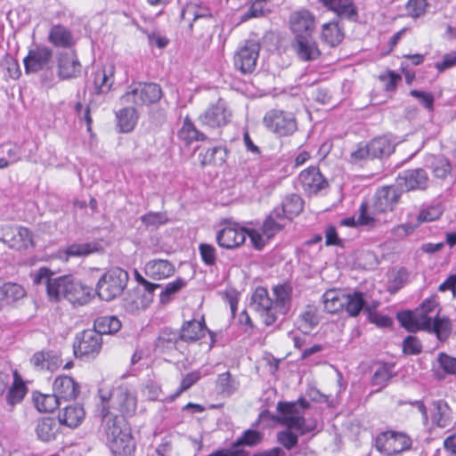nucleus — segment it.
I'll use <instances>...</instances> for the list:
<instances>
[{"label":"nucleus","instance_id":"obj_9","mask_svg":"<svg viewBox=\"0 0 456 456\" xmlns=\"http://www.w3.org/2000/svg\"><path fill=\"white\" fill-rule=\"evenodd\" d=\"M76 340L73 350L77 358L94 359L102 349V338L94 329L84 330L76 337Z\"/></svg>","mask_w":456,"mask_h":456},{"label":"nucleus","instance_id":"obj_38","mask_svg":"<svg viewBox=\"0 0 456 456\" xmlns=\"http://www.w3.org/2000/svg\"><path fill=\"white\" fill-rule=\"evenodd\" d=\"M33 401L37 409L44 412H53L63 403L54 393L42 394L35 392L33 394Z\"/></svg>","mask_w":456,"mask_h":456},{"label":"nucleus","instance_id":"obj_37","mask_svg":"<svg viewBox=\"0 0 456 456\" xmlns=\"http://www.w3.org/2000/svg\"><path fill=\"white\" fill-rule=\"evenodd\" d=\"M370 158L382 159L389 156L395 151V146L390 140L385 136L374 138L368 143Z\"/></svg>","mask_w":456,"mask_h":456},{"label":"nucleus","instance_id":"obj_42","mask_svg":"<svg viewBox=\"0 0 456 456\" xmlns=\"http://www.w3.org/2000/svg\"><path fill=\"white\" fill-rule=\"evenodd\" d=\"M227 157V150L224 146H216L208 149L205 153L199 155L201 166L208 165L221 166L223 165Z\"/></svg>","mask_w":456,"mask_h":456},{"label":"nucleus","instance_id":"obj_35","mask_svg":"<svg viewBox=\"0 0 456 456\" xmlns=\"http://www.w3.org/2000/svg\"><path fill=\"white\" fill-rule=\"evenodd\" d=\"M275 208L277 210H283V216L288 220H291L303 211L304 201L299 195L292 193L284 198L281 207Z\"/></svg>","mask_w":456,"mask_h":456},{"label":"nucleus","instance_id":"obj_14","mask_svg":"<svg viewBox=\"0 0 456 456\" xmlns=\"http://www.w3.org/2000/svg\"><path fill=\"white\" fill-rule=\"evenodd\" d=\"M298 182L308 194H316L328 187V181L316 167H309L303 170L299 174Z\"/></svg>","mask_w":456,"mask_h":456},{"label":"nucleus","instance_id":"obj_36","mask_svg":"<svg viewBox=\"0 0 456 456\" xmlns=\"http://www.w3.org/2000/svg\"><path fill=\"white\" fill-rule=\"evenodd\" d=\"M346 294V293L341 290H327L322 295V302L325 311L330 314H336L341 310H344Z\"/></svg>","mask_w":456,"mask_h":456},{"label":"nucleus","instance_id":"obj_27","mask_svg":"<svg viewBox=\"0 0 456 456\" xmlns=\"http://www.w3.org/2000/svg\"><path fill=\"white\" fill-rule=\"evenodd\" d=\"M144 271L151 279L162 280L174 274L175 266L168 260L153 259L145 265Z\"/></svg>","mask_w":456,"mask_h":456},{"label":"nucleus","instance_id":"obj_52","mask_svg":"<svg viewBox=\"0 0 456 456\" xmlns=\"http://www.w3.org/2000/svg\"><path fill=\"white\" fill-rule=\"evenodd\" d=\"M99 250L97 243H74L66 248L67 256L82 257Z\"/></svg>","mask_w":456,"mask_h":456},{"label":"nucleus","instance_id":"obj_28","mask_svg":"<svg viewBox=\"0 0 456 456\" xmlns=\"http://www.w3.org/2000/svg\"><path fill=\"white\" fill-rule=\"evenodd\" d=\"M180 337L177 330L166 328L159 332L155 346L161 353L179 350L183 342Z\"/></svg>","mask_w":456,"mask_h":456},{"label":"nucleus","instance_id":"obj_21","mask_svg":"<svg viewBox=\"0 0 456 456\" xmlns=\"http://www.w3.org/2000/svg\"><path fill=\"white\" fill-rule=\"evenodd\" d=\"M30 362L37 370L53 371L61 366L62 360L57 352L43 350L35 353L30 359Z\"/></svg>","mask_w":456,"mask_h":456},{"label":"nucleus","instance_id":"obj_62","mask_svg":"<svg viewBox=\"0 0 456 456\" xmlns=\"http://www.w3.org/2000/svg\"><path fill=\"white\" fill-rule=\"evenodd\" d=\"M403 351L405 354H419L422 352V344L417 337L409 335L403 341Z\"/></svg>","mask_w":456,"mask_h":456},{"label":"nucleus","instance_id":"obj_29","mask_svg":"<svg viewBox=\"0 0 456 456\" xmlns=\"http://www.w3.org/2000/svg\"><path fill=\"white\" fill-rule=\"evenodd\" d=\"M115 402L124 416H131L136 411V396L127 387H120L118 388L115 394Z\"/></svg>","mask_w":456,"mask_h":456},{"label":"nucleus","instance_id":"obj_56","mask_svg":"<svg viewBox=\"0 0 456 456\" xmlns=\"http://www.w3.org/2000/svg\"><path fill=\"white\" fill-rule=\"evenodd\" d=\"M217 386L223 395H231L238 390L239 382L232 379L229 371H226L218 376Z\"/></svg>","mask_w":456,"mask_h":456},{"label":"nucleus","instance_id":"obj_11","mask_svg":"<svg viewBox=\"0 0 456 456\" xmlns=\"http://www.w3.org/2000/svg\"><path fill=\"white\" fill-rule=\"evenodd\" d=\"M251 306L256 311L266 326L273 325L278 320L273 299L264 287H258L251 297Z\"/></svg>","mask_w":456,"mask_h":456},{"label":"nucleus","instance_id":"obj_8","mask_svg":"<svg viewBox=\"0 0 456 456\" xmlns=\"http://www.w3.org/2000/svg\"><path fill=\"white\" fill-rule=\"evenodd\" d=\"M0 241L18 251L26 250L28 247L35 246L31 231L22 226L2 225L0 227Z\"/></svg>","mask_w":456,"mask_h":456},{"label":"nucleus","instance_id":"obj_1","mask_svg":"<svg viewBox=\"0 0 456 456\" xmlns=\"http://www.w3.org/2000/svg\"><path fill=\"white\" fill-rule=\"evenodd\" d=\"M310 403L305 398L294 402H279L277 411L280 416L277 421L286 428H295L300 435L305 436L317 428V421L314 418H305V411Z\"/></svg>","mask_w":456,"mask_h":456},{"label":"nucleus","instance_id":"obj_34","mask_svg":"<svg viewBox=\"0 0 456 456\" xmlns=\"http://www.w3.org/2000/svg\"><path fill=\"white\" fill-rule=\"evenodd\" d=\"M412 440L404 432L389 430L388 455H394L411 448Z\"/></svg>","mask_w":456,"mask_h":456},{"label":"nucleus","instance_id":"obj_4","mask_svg":"<svg viewBox=\"0 0 456 456\" xmlns=\"http://www.w3.org/2000/svg\"><path fill=\"white\" fill-rule=\"evenodd\" d=\"M128 273L121 268H112L98 281L95 291L102 300L110 301L124 291L127 285Z\"/></svg>","mask_w":456,"mask_h":456},{"label":"nucleus","instance_id":"obj_57","mask_svg":"<svg viewBox=\"0 0 456 456\" xmlns=\"http://www.w3.org/2000/svg\"><path fill=\"white\" fill-rule=\"evenodd\" d=\"M295 428H286V429L277 433V442L286 450H291L298 444V433H294Z\"/></svg>","mask_w":456,"mask_h":456},{"label":"nucleus","instance_id":"obj_6","mask_svg":"<svg viewBox=\"0 0 456 456\" xmlns=\"http://www.w3.org/2000/svg\"><path fill=\"white\" fill-rule=\"evenodd\" d=\"M267 129L278 136H289L297 129V123L294 115L280 110H271L263 120Z\"/></svg>","mask_w":456,"mask_h":456},{"label":"nucleus","instance_id":"obj_24","mask_svg":"<svg viewBox=\"0 0 456 456\" xmlns=\"http://www.w3.org/2000/svg\"><path fill=\"white\" fill-rule=\"evenodd\" d=\"M182 18L191 20L189 25L191 29H193V26H198L201 21L208 27H212L213 25L212 14L207 7L194 4L187 5L182 12Z\"/></svg>","mask_w":456,"mask_h":456},{"label":"nucleus","instance_id":"obj_5","mask_svg":"<svg viewBox=\"0 0 456 456\" xmlns=\"http://www.w3.org/2000/svg\"><path fill=\"white\" fill-rule=\"evenodd\" d=\"M162 90L156 83H134L126 93L122 95L123 103H134L137 106L152 104L160 100Z\"/></svg>","mask_w":456,"mask_h":456},{"label":"nucleus","instance_id":"obj_10","mask_svg":"<svg viewBox=\"0 0 456 456\" xmlns=\"http://www.w3.org/2000/svg\"><path fill=\"white\" fill-rule=\"evenodd\" d=\"M260 44L254 40H248L234 53V67L241 74H250L256 67L260 52Z\"/></svg>","mask_w":456,"mask_h":456},{"label":"nucleus","instance_id":"obj_22","mask_svg":"<svg viewBox=\"0 0 456 456\" xmlns=\"http://www.w3.org/2000/svg\"><path fill=\"white\" fill-rule=\"evenodd\" d=\"M298 58L303 61H314L321 56V50L311 37H300L293 45Z\"/></svg>","mask_w":456,"mask_h":456},{"label":"nucleus","instance_id":"obj_13","mask_svg":"<svg viewBox=\"0 0 456 456\" xmlns=\"http://www.w3.org/2000/svg\"><path fill=\"white\" fill-rule=\"evenodd\" d=\"M402 193L403 191L397 187L396 183L393 185L382 187L375 194V209L379 212L393 210L398 203Z\"/></svg>","mask_w":456,"mask_h":456},{"label":"nucleus","instance_id":"obj_43","mask_svg":"<svg viewBox=\"0 0 456 456\" xmlns=\"http://www.w3.org/2000/svg\"><path fill=\"white\" fill-rule=\"evenodd\" d=\"M13 378V384L9 388L6 395V401L12 406L20 403L28 391L23 380L21 379L17 370L14 371Z\"/></svg>","mask_w":456,"mask_h":456},{"label":"nucleus","instance_id":"obj_18","mask_svg":"<svg viewBox=\"0 0 456 456\" xmlns=\"http://www.w3.org/2000/svg\"><path fill=\"white\" fill-rule=\"evenodd\" d=\"M53 390L62 403H66L77 398L79 394V386L72 378L60 376L55 379Z\"/></svg>","mask_w":456,"mask_h":456},{"label":"nucleus","instance_id":"obj_49","mask_svg":"<svg viewBox=\"0 0 456 456\" xmlns=\"http://www.w3.org/2000/svg\"><path fill=\"white\" fill-rule=\"evenodd\" d=\"M57 425L53 419L44 418L40 419L36 427V432L39 439L49 442L55 438Z\"/></svg>","mask_w":456,"mask_h":456},{"label":"nucleus","instance_id":"obj_48","mask_svg":"<svg viewBox=\"0 0 456 456\" xmlns=\"http://www.w3.org/2000/svg\"><path fill=\"white\" fill-rule=\"evenodd\" d=\"M330 10L333 11L339 18H346L350 20H356L358 13L352 0H334V4Z\"/></svg>","mask_w":456,"mask_h":456},{"label":"nucleus","instance_id":"obj_19","mask_svg":"<svg viewBox=\"0 0 456 456\" xmlns=\"http://www.w3.org/2000/svg\"><path fill=\"white\" fill-rule=\"evenodd\" d=\"M65 297L72 304L85 305L91 299L92 289L83 285L72 276L68 277Z\"/></svg>","mask_w":456,"mask_h":456},{"label":"nucleus","instance_id":"obj_41","mask_svg":"<svg viewBox=\"0 0 456 456\" xmlns=\"http://www.w3.org/2000/svg\"><path fill=\"white\" fill-rule=\"evenodd\" d=\"M438 311L435 315L432 324L429 328L428 333H435L437 339L440 341L446 340L452 332V324L451 320L446 317H441Z\"/></svg>","mask_w":456,"mask_h":456},{"label":"nucleus","instance_id":"obj_25","mask_svg":"<svg viewBox=\"0 0 456 456\" xmlns=\"http://www.w3.org/2000/svg\"><path fill=\"white\" fill-rule=\"evenodd\" d=\"M282 213L283 210L273 208L265 219L261 230L268 240L280 232L289 221Z\"/></svg>","mask_w":456,"mask_h":456},{"label":"nucleus","instance_id":"obj_45","mask_svg":"<svg viewBox=\"0 0 456 456\" xmlns=\"http://www.w3.org/2000/svg\"><path fill=\"white\" fill-rule=\"evenodd\" d=\"M365 304L366 302L362 292L354 291L353 293H346L344 310H346L350 316L355 317L364 309Z\"/></svg>","mask_w":456,"mask_h":456},{"label":"nucleus","instance_id":"obj_2","mask_svg":"<svg viewBox=\"0 0 456 456\" xmlns=\"http://www.w3.org/2000/svg\"><path fill=\"white\" fill-rule=\"evenodd\" d=\"M106 444L114 456H133L135 450V442L132 436L131 428L126 420L122 424L112 428L107 426V430L102 432Z\"/></svg>","mask_w":456,"mask_h":456},{"label":"nucleus","instance_id":"obj_31","mask_svg":"<svg viewBox=\"0 0 456 456\" xmlns=\"http://www.w3.org/2000/svg\"><path fill=\"white\" fill-rule=\"evenodd\" d=\"M206 329L204 321L191 320L185 322L178 332L183 342L193 343L204 336Z\"/></svg>","mask_w":456,"mask_h":456},{"label":"nucleus","instance_id":"obj_32","mask_svg":"<svg viewBox=\"0 0 456 456\" xmlns=\"http://www.w3.org/2000/svg\"><path fill=\"white\" fill-rule=\"evenodd\" d=\"M177 135L179 139L187 145L191 144L192 142L207 140V135L196 127L189 117L183 119V126L178 130Z\"/></svg>","mask_w":456,"mask_h":456},{"label":"nucleus","instance_id":"obj_55","mask_svg":"<svg viewBox=\"0 0 456 456\" xmlns=\"http://www.w3.org/2000/svg\"><path fill=\"white\" fill-rule=\"evenodd\" d=\"M3 294V299L7 302H14L22 298L26 295V291L22 286L17 283H5L0 286Z\"/></svg>","mask_w":456,"mask_h":456},{"label":"nucleus","instance_id":"obj_47","mask_svg":"<svg viewBox=\"0 0 456 456\" xmlns=\"http://www.w3.org/2000/svg\"><path fill=\"white\" fill-rule=\"evenodd\" d=\"M69 275L53 277L46 288L47 295L51 300L58 301L65 297Z\"/></svg>","mask_w":456,"mask_h":456},{"label":"nucleus","instance_id":"obj_51","mask_svg":"<svg viewBox=\"0 0 456 456\" xmlns=\"http://www.w3.org/2000/svg\"><path fill=\"white\" fill-rule=\"evenodd\" d=\"M435 411L433 420L440 428H445L448 425L451 410L448 403L444 400H437L433 403Z\"/></svg>","mask_w":456,"mask_h":456},{"label":"nucleus","instance_id":"obj_53","mask_svg":"<svg viewBox=\"0 0 456 456\" xmlns=\"http://www.w3.org/2000/svg\"><path fill=\"white\" fill-rule=\"evenodd\" d=\"M185 285L186 281L183 278H177L175 281L168 282L159 294L160 303L163 305L169 303Z\"/></svg>","mask_w":456,"mask_h":456},{"label":"nucleus","instance_id":"obj_30","mask_svg":"<svg viewBox=\"0 0 456 456\" xmlns=\"http://www.w3.org/2000/svg\"><path fill=\"white\" fill-rule=\"evenodd\" d=\"M86 412L79 404L65 405L59 412L58 419L61 425L77 428L84 419Z\"/></svg>","mask_w":456,"mask_h":456},{"label":"nucleus","instance_id":"obj_20","mask_svg":"<svg viewBox=\"0 0 456 456\" xmlns=\"http://www.w3.org/2000/svg\"><path fill=\"white\" fill-rule=\"evenodd\" d=\"M293 288L289 282L278 284L273 288V307L276 312L277 317L279 315L284 316L288 314L290 308L291 295Z\"/></svg>","mask_w":456,"mask_h":456},{"label":"nucleus","instance_id":"obj_64","mask_svg":"<svg viewBox=\"0 0 456 456\" xmlns=\"http://www.w3.org/2000/svg\"><path fill=\"white\" fill-rule=\"evenodd\" d=\"M2 65L7 69L9 77L12 79H18L21 75L20 65L16 59L6 54L2 61Z\"/></svg>","mask_w":456,"mask_h":456},{"label":"nucleus","instance_id":"obj_60","mask_svg":"<svg viewBox=\"0 0 456 456\" xmlns=\"http://www.w3.org/2000/svg\"><path fill=\"white\" fill-rule=\"evenodd\" d=\"M450 161L444 158L438 157L432 163V171L436 177L440 179H445L451 172Z\"/></svg>","mask_w":456,"mask_h":456},{"label":"nucleus","instance_id":"obj_17","mask_svg":"<svg viewBox=\"0 0 456 456\" xmlns=\"http://www.w3.org/2000/svg\"><path fill=\"white\" fill-rule=\"evenodd\" d=\"M246 230L236 226H226L216 234L217 244L224 248H235L244 243Z\"/></svg>","mask_w":456,"mask_h":456},{"label":"nucleus","instance_id":"obj_54","mask_svg":"<svg viewBox=\"0 0 456 456\" xmlns=\"http://www.w3.org/2000/svg\"><path fill=\"white\" fill-rule=\"evenodd\" d=\"M392 377V368L387 364H383L373 373L371 385L373 387H378L377 390H380L387 385Z\"/></svg>","mask_w":456,"mask_h":456},{"label":"nucleus","instance_id":"obj_15","mask_svg":"<svg viewBox=\"0 0 456 456\" xmlns=\"http://www.w3.org/2000/svg\"><path fill=\"white\" fill-rule=\"evenodd\" d=\"M57 62L60 78L70 79L80 76L82 66L75 52L60 53Z\"/></svg>","mask_w":456,"mask_h":456},{"label":"nucleus","instance_id":"obj_40","mask_svg":"<svg viewBox=\"0 0 456 456\" xmlns=\"http://www.w3.org/2000/svg\"><path fill=\"white\" fill-rule=\"evenodd\" d=\"M121 326V322L114 315L99 316L94 322V330L101 336L116 333L120 330Z\"/></svg>","mask_w":456,"mask_h":456},{"label":"nucleus","instance_id":"obj_23","mask_svg":"<svg viewBox=\"0 0 456 456\" xmlns=\"http://www.w3.org/2000/svg\"><path fill=\"white\" fill-rule=\"evenodd\" d=\"M47 40L51 45L59 48H71L76 44L72 31L61 24L52 26Z\"/></svg>","mask_w":456,"mask_h":456},{"label":"nucleus","instance_id":"obj_50","mask_svg":"<svg viewBox=\"0 0 456 456\" xmlns=\"http://www.w3.org/2000/svg\"><path fill=\"white\" fill-rule=\"evenodd\" d=\"M98 415L101 417L102 419V432L107 430V426L112 428V425L116 426L118 424H122L123 421L125 420L123 416H118L110 411L107 402L104 399H102V405L98 409Z\"/></svg>","mask_w":456,"mask_h":456},{"label":"nucleus","instance_id":"obj_3","mask_svg":"<svg viewBox=\"0 0 456 456\" xmlns=\"http://www.w3.org/2000/svg\"><path fill=\"white\" fill-rule=\"evenodd\" d=\"M53 50L45 45H37L35 48L30 49L23 59L26 74L44 71L45 75L42 77V81L45 84H50L53 79Z\"/></svg>","mask_w":456,"mask_h":456},{"label":"nucleus","instance_id":"obj_58","mask_svg":"<svg viewBox=\"0 0 456 456\" xmlns=\"http://www.w3.org/2000/svg\"><path fill=\"white\" fill-rule=\"evenodd\" d=\"M396 318L400 325L407 331L416 332L419 330V326H418L416 322V314H414L413 311L407 310L399 312L396 314Z\"/></svg>","mask_w":456,"mask_h":456},{"label":"nucleus","instance_id":"obj_7","mask_svg":"<svg viewBox=\"0 0 456 456\" xmlns=\"http://www.w3.org/2000/svg\"><path fill=\"white\" fill-rule=\"evenodd\" d=\"M232 110L228 103L222 98L216 102L210 104L198 118L201 126L209 128H219L231 122Z\"/></svg>","mask_w":456,"mask_h":456},{"label":"nucleus","instance_id":"obj_26","mask_svg":"<svg viewBox=\"0 0 456 456\" xmlns=\"http://www.w3.org/2000/svg\"><path fill=\"white\" fill-rule=\"evenodd\" d=\"M115 68L113 65L98 69L94 74V93L104 94L110 91L114 83Z\"/></svg>","mask_w":456,"mask_h":456},{"label":"nucleus","instance_id":"obj_33","mask_svg":"<svg viewBox=\"0 0 456 456\" xmlns=\"http://www.w3.org/2000/svg\"><path fill=\"white\" fill-rule=\"evenodd\" d=\"M321 38L330 46H337L344 38L343 28L338 20L325 23L322 25Z\"/></svg>","mask_w":456,"mask_h":456},{"label":"nucleus","instance_id":"obj_44","mask_svg":"<svg viewBox=\"0 0 456 456\" xmlns=\"http://www.w3.org/2000/svg\"><path fill=\"white\" fill-rule=\"evenodd\" d=\"M318 310L314 305H308L298 316V325L304 333H308L319 324Z\"/></svg>","mask_w":456,"mask_h":456},{"label":"nucleus","instance_id":"obj_39","mask_svg":"<svg viewBox=\"0 0 456 456\" xmlns=\"http://www.w3.org/2000/svg\"><path fill=\"white\" fill-rule=\"evenodd\" d=\"M264 434L256 429H247L234 441L228 450H244L243 446L255 447L262 443Z\"/></svg>","mask_w":456,"mask_h":456},{"label":"nucleus","instance_id":"obj_59","mask_svg":"<svg viewBox=\"0 0 456 456\" xmlns=\"http://www.w3.org/2000/svg\"><path fill=\"white\" fill-rule=\"evenodd\" d=\"M142 223L147 227L158 228L167 223L168 218L162 212H149L141 216Z\"/></svg>","mask_w":456,"mask_h":456},{"label":"nucleus","instance_id":"obj_16","mask_svg":"<svg viewBox=\"0 0 456 456\" xmlns=\"http://www.w3.org/2000/svg\"><path fill=\"white\" fill-rule=\"evenodd\" d=\"M314 27V18L306 10L295 12L290 17V28L295 35V39L300 37H311Z\"/></svg>","mask_w":456,"mask_h":456},{"label":"nucleus","instance_id":"obj_61","mask_svg":"<svg viewBox=\"0 0 456 456\" xmlns=\"http://www.w3.org/2000/svg\"><path fill=\"white\" fill-rule=\"evenodd\" d=\"M437 362L444 373L450 375L456 374V358L445 353H439L437 355Z\"/></svg>","mask_w":456,"mask_h":456},{"label":"nucleus","instance_id":"obj_63","mask_svg":"<svg viewBox=\"0 0 456 456\" xmlns=\"http://www.w3.org/2000/svg\"><path fill=\"white\" fill-rule=\"evenodd\" d=\"M199 250L201 259L206 265L212 266L216 264V254L214 246L207 243H201L199 246Z\"/></svg>","mask_w":456,"mask_h":456},{"label":"nucleus","instance_id":"obj_12","mask_svg":"<svg viewBox=\"0 0 456 456\" xmlns=\"http://www.w3.org/2000/svg\"><path fill=\"white\" fill-rule=\"evenodd\" d=\"M395 183L403 192L425 191L428 187L429 177L423 168L408 169L399 173Z\"/></svg>","mask_w":456,"mask_h":456},{"label":"nucleus","instance_id":"obj_46","mask_svg":"<svg viewBox=\"0 0 456 456\" xmlns=\"http://www.w3.org/2000/svg\"><path fill=\"white\" fill-rule=\"evenodd\" d=\"M120 131L128 133L132 131L137 122L136 110L133 107H125L116 113Z\"/></svg>","mask_w":456,"mask_h":456}]
</instances>
